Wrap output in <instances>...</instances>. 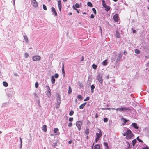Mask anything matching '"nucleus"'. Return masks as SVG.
<instances>
[{"instance_id": "23", "label": "nucleus", "mask_w": 149, "mask_h": 149, "mask_svg": "<svg viewBox=\"0 0 149 149\" xmlns=\"http://www.w3.org/2000/svg\"><path fill=\"white\" fill-rule=\"evenodd\" d=\"M42 130L43 131L45 132L47 131V126L45 125H44L43 127Z\"/></svg>"}, {"instance_id": "13", "label": "nucleus", "mask_w": 149, "mask_h": 149, "mask_svg": "<svg viewBox=\"0 0 149 149\" xmlns=\"http://www.w3.org/2000/svg\"><path fill=\"white\" fill-rule=\"evenodd\" d=\"M122 55L121 53H120L118 56L117 57V59L116 60V62L117 63L122 58Z\"/></svg>"}, {"instance_id": "50", "label": "nucleus", "mask_w": 149, "mask_h": 149, "mask_svg": "<svg viewBox=\"0 0 149 149\" xmlns=\"http://www.w3.org/2000/svg\"><path fill=\"white\" fill-rule=\"evenodd\" d=\"M90 98L89 97H87L86 98L84 99V101H87L89 100Z\"/></svg>"}, {"instance_id": "48", "label": "nucleus", "mask_w": 149, "mask_h": 149, "mask_svg": "<svg viewBox=\"0 0 149 149\" xmlns=\"http://www.w3.org/2000/svg\"><path fill=\"white\" fill-rule=\"evenodd\" d=\"M34 95L35 98H36V97L38 98V95L36 93H34Z\"/></svg>"}, {"instance_id": "5", "label": "nucleus", "mask_w": 149, "mask_h": 149, "mask_svg": "<svg viewBox=\"0 0 149 149\" xmlns=\"http://www.w3.org/2000/svg\"><path fill=\"white\" fill-rule=\"evenodd\" d=\"M32 60L34 61H40L41 60V57L39 55H35L32 57Z\"/></svg>"}, {"instance_id": "30", "label": "nucleus", "mask_w": 149, "mask_h": 149, "mask_svg": "<svg viewBox=\"0 0 149 149\" xmlns=\"http://www.w3.org/2000/svg\"><path fill=\"white\" fill-rule=\"evenodd\" d=\"M89 133V129L88 128H87L85 130V134H86L88 135Z\"/></svg>"}, {"instance_id": "47", "label": "nucleus", "mask_w": 149, "mask_h": 149, "mask_svg": "<svg viewBox=\"0 0 149 149\" xmlns=\"http://www.w3.org/2000/svg\"><path fill=\"white\" fill-rule=\"evenodd\" d=\"M141 149H149V148L148 146H146V147L142 148Z\"/></svg>"}, {"instance_id": "44", "label": "nucleus", "mask_w": 149, "mask_h": 149, "mask_svg": "<svg viewBox=\"0 0 149 149\" xmlns=\"http://www.w3.org/2000/svg\"><path fill=\"white\" fill-rule=\"evenodd\" d=\"M74 111H71L69 113V115L70 116L72 115L74 113Z\"/></svg>"}, {"instance_id": "29", "label": "nucleus", "mask_w": 149, "mask_h": 149, "mask_svg": "<svg viewBox=\"0 0 149 149\" xmlns=\"http://www.w3.org/2000/svg\"><path fill=\"white\" fill-rule=\"evenodd\" d=\"M3 84L4 86L6 87H7L8 85V84L5 81L3 82Z\"/></svg>"}, {"instance_id": "16", "label": "nucleus", "mask_w": 149, "mask_h": 149, "mask_svg": "<svg viewBox=\"0 0 149 149\" xmlns=\"http://www.w3.org/2000/svg\"><path fill=\"white\" fill-rule=\"evenodd\" d=\"M58 129L57 128H55L54 130V133H56V135H59V132H58Z\"/></svg>"}, {"instance_id": "9", "label": "nucleus", "mask_w": 149, "mask_h": 149, "mask_svg": "<svg viewBox=\"0 0 149 149\" xmlns=\"http://www.w3.org/2000/svg\"><path fill=\"white\" fill-rule=\"evenodd\" d=\"M31 4L34 7H37L38 6V4L36 0H31Z\"/></svg>"}, {"instance_id": "18", "label": "nucleus", "mask_w": 149, "mask_h": 149, "mask_svg": "<svg viewBox=\"0 0 149 149\" xmlns=\"http://www.w3.org/2000/svg\"><path fill=\"white\" fill-rule=\"evenodd\" d=\"M51 81L52 84H54L55 82V79L54 78V77L52 76L51 77Z\"/></svg>"}, {"instance_id": "19", "label": "nucleus", "mask_w": 149, "mask_h": 149, "mask_svg": "<svg viewBox=\"0 0 149 149\" xmlns=\"http://www.w3.org/2000/svg\"><path fill=\"white\" fill-rule=\"evenodd\" d=\"M108 62L107 61V60L106 59L103 61L102 62V64L103 66H105L107 64Z\"/></svg>"}, {"instance_id": "61", "label": "nucleus", "mask_w": 149, "mask_h": 149, "mask_svg": "<svg viewBox=\"0 0 149 149\" xmlns=\"http://www.w3.org/2000/svg\"><path fill=\"white\" fill-rule=\"evenodd\" d=\"M14 75H15V76H18V75L17 74V73H15L14 74Z\"/></svg>"}, {"instance_id": "58", "label": "nucleus", "mask_w": 149, "mask_h": 149, "mask_svg": "<svg viewBox=\"0 0 149 149\" xmlns=\"http://www.w3.org/2000/svg\"><path fill=\"white\" fill-rule=\"evenodd\" d=\"M138 141L140 142H143L140 139H139L138 140Z\"/></svg>"}, {"instance_id": "28", "label": "nucleus", "mask_w": 149, "mask_h": 149, "mask_svg": "<svg viewBox=\"0 0 149 149\" xmlns=\"http://www.w3.org/2000/svg\"><path fill=\"white\" fill-rule=\"evenodd\" d=\"M104 144L105 146V148L106 149H108L109 147L108 146V143L107 142H104Z\"/></svg>"}, {"instance_id": "52", "label": "nucleus", "mask_w": 149, "mask_h": 149, "mask_svg": "<svg viewBox=\"0 0 149 149\" xmlns=\"http://www.w3.org/2000/svg\"><path fill=\"white\" fill-rule=\"evenodd\" d=\"M90 17L91 18H93L94 17V15L93 14H91Z\"/></svg>"}, {"instance_id": "49", "label": "nucleus", "mask_w": 149, "mask_h": 149, "mask_svg": "<svg viewBox=\"0 0 149 149\" xmlns=\"http://www.w3.org/2000/svg\"><path fill=\"white\" fill-rule=\"evenodd\" d=\"M73 118L71 117L69 118V121L72 122L73 121Z\"/></svg>"}, {"instance_id": "35", "label": "nucleus", "mask_w": 149, "mask_h": 149, "mask_svg": "<svg viewBox=\"0 0 149 149\" xmlns=\"http://www.w3.org/2000/svg\"><path fill=\"white\" fill-rule=\"evenodd\" d=\"M92 66L93 68L95 70L96 69L97 65H96L93 64Z\"/></svg>"}, {"instance_id": "43", "label": "nucleus", "mask_w": 149, "mask_h": 149, "mask_svg": "<svg viewBox=\"0 0 149 149\" xmlns=\"http://www.w3.org/2000/svg\"><path fill=\"white\" fill-rule=\"evenodd\" d=\"M59 76L58 74L57 73H56L54 74V78L55 77L56 78H57Z\"/></svg>"}, {"instance_id": "1", "label": "nucleus", "mask_w": 149, "mask_h": 149, "mask_svg": "<svg viewBox=\"0 0 149 149\" xmlns=\"http://www.w3.org/2000/svg\"><path fill=\"white\" fill-rule=\"evenodd\" d=\"M123 136H126V138L129 139H131L133 137L134 135L131 131L129 129H127L126 132L123 134Z\"/></svg>"}, {"instance_id": "12", "label": "nucleus", "mask_w": 149, "mask_h": 149, "mask_svg": "<svg viewBox=\"0 0 149 149\" xmlns=\"http://www.w3.org/2000/svg\"><path fill=\"white\" fill-rule=\"evenodd\" d=\"M52 12L53 13V15L55 16L57 15V13L56 11V10L53 7H52L51 8Z\"/></svg>"}, {"instance_id": "34", "label": "nucleus", "mask_w": 149, "mask_h": 149, "mask_svg": "<svg viewBox=\"0 0 149 149\" xmlns=\"http://www.w3.org/2000/svg\"><path fill=\"white\" fill-rule=\"evenodd\" d=\"M87 5L88 6L92 7L93 6V5L92 3L90 2H88L87 3Z\"/></svg>"}, {"instance_id": "60", "label": "nucleus", "mask_w": 149, "mask_h": 149, "mask_svg": "<svg viewBox=\"0 0 149 149\" xmlns=\"http://www.w3.org/2000/svg\"><path fill=\"white\" fill-rule=\"evenodd\" d=\"M124 53L125 54V55H126L127 54V52L125 51H124Z\"/></svg>"}, {"instance_id": "53", "label": "nucleus", "mask_w": 149, "mask_h": 149, "mask_svg": "<svg viewBox=\"0 0 149 149\" xmlns=\"http://www.w3.org/2000/svg\"><path fill=\"white\" fill-rule=\"evenodd\" d=\"M57 145V143H54L52 145L53 146H56Z\"/></svg>"}, {"instance_id": "38", "label": "nucleus", "mask_w": 149, "mask_h": 149, "mask_svg": "<svg viewBox=\"0 0 149 149\" xmlns=\"http://www.w3.org/2000/svg\"><path fill=\"white\" fill-rule=\"evenodd\" d=\"M77 97L78 99H80L81 100H82L83 99L82 97L80 95H78Z\"/></svg>"}, {"instance_id": "22", "label": "nucleus", "mask_w": 149, "mask_h": 149, "mask_svg": "<svg viewBox=\"0 0 149 149\" xmlns=\"http://www.w3.org/2000/svg\"><path fill=\"white\" fill-rule=\"evenodd\" d=\"M62 71L63 74H64V75L65 74V71H64V64H62Z\"/></svg>"}, {"instance_id": "41", "label": "nucleus", "mask_w": 149, "mask_h": 149, "mask_svg": "<svg viewBox=\"0 0 149 149\" xmlns=\"http://www.w3.org/2000/svg\"><path fill=\"white\" fill-rule=\"evenodd\" d=\"M74 6L75 8H79L80 7L79 4L77 3H76Z\"/></svg>"}, {"instance_id": "10", "label": "nucleus", "mask_w": 149, "mask_h": 149, "mask_svg": "<svg viewBox=\"0 0 149 149\" xmlns=\"http://www.w3.org/2000/svg\"><path fill=\"white\" fill-rule=\"evenodd\" d=\"M98 131L96 133V137L100 138L102 135V133L100 129H98Z\"/></svg>"}, {"instance_id": "57", "label": "nucleus", "mask_w": 149, "mask_h": 149, "mask_svg": "<svg viewBox=\"0 0 149 149\" xmlns=\"http://www.w3.org/2000/svg\"><path fill=\"white\" fill-rule=\"evenodd\" d=\"M38 106L40 107H41V105H40V101L39 100L38 101Z\"/></svg>"}, {"instance_id": "54", "label": "nucleus", "mask_w": 149, "mask_h": 149, "mask_svg": "<svg viewBox=\"0 0 149 149\" xmlns=\"http://www.w3.org/2000/svg\"><path fill=\"white\" fill-rule=\"evenodd\" d=\"M72 126V123H70L68 125V126L69 127H71Z\"/></svg>"}, {"instance_id": "42", "label": "nucleus", "mask_w": 149, "mask_h": 149, "mask_svg": "<svg viewBox=\"0 0 149 149\" xmlns=\"http://www.w3.org/2000/svg\"><path fill=\"white\" fill-rule=\"evenodd\" d=\"M92 10L93 11V12L95 14H96L97 13H96V10L95 9V8H93L92 9Z\"/></svg>"}, {"instance_id": "37", "label": "nucleus", "mask_w": 149, "mask_h": 149, "mask_svg": "<svg viewBox=\"0 0 149 149\" xmlns=\"http://www.w3.org/2000/svg\"><path fill=\"white\" fill-rule=\"evenodd\" d=\"M140 51L138 49H136L135 50V52L136 53L139 54H140Z\"/></svg>"}, {"instance_id": "56", "label": "nucleus", "mask_w": 149, "mask_h": 149, "mask_svg": "<svg viewBox=\"0 0 149 149\" xmlns=\"http://www.w3.org/2000/svg\"><path fill=\"white\" fill-rule=\"evenodd\" d=\"M15 0H13V4L14 6H15Z\"/></svg>"}, {"instance_id": "32", "label": "nucleus", "mask_w": 149, "mask_h": 149, "mask_svg": "<svg viewBox=\"0 0 149 149\" xmlns=\"http://www.w3.org/2000/svg\"><path fill=\"white\" fill-rule=\"evenodd\" d=\"M29 56V55L28 53L26 52L24 53V56L25 58H27Z\"/></svg>"}, {"instance_id": "11", "label": "nucleus", "mask_w": 149, "mask_h": 149, "mask_svg": "<svg viewBox=\"0 0 149 149\" xmlns=\"http://www.w3.org/2000/svg\"><path fill=\"white\" fill-rule=\"evenodd\" d=\"M118 15L117 14H116L113 16V18L114 21L118 22Z\"/></svg>"}, {"instance_id": "17", "label": "nucleus", "mask_w": 149, "mask_h": 149, "mask_svg": "<svg viewBox=\"0 0 149 149\" xmlns=\"http://www.w3.org/2000/svg\"><path fill=\"white\" fill-rule=\"evenodd\" d=\"M132 125L135 129H138V127L137 126V124L135 123H133Z\"/></svg>"}, {"instance_id": "3", "label": "nucleus", "mask_w": 149, "mask_h": 149, "mask_svg": "<svg viewBox=\"0 0 149 149\" xmlns=\"http://www.w3.org/2000/svg\"><path fill=\"white\" fill-rule=\"evenodd\" d=\"M102 76L103 75L102 73H99L97 75V80L100 84H102L103 82Z\"/></svg>"}, {"instance_id": "2", "label": "nucleus", "mask_w": 149, "mask_h": 149, "mask_svg": "<svg viewBox=\"0 0 149 149\" xmlns=\"http://www.w3.org/2000/svg\"><path fill=\"white\" fill-rule=\"evenodd\" d=\"M56 100L57 101V103L56 104V108H59L60 104L61 103V98L60 96L58 93L56 94Z\"/></svg>"}, {"instance_id": "15", "label": "nucleus", "mask_w": 149, "mask_h": 149, "mask_svg": "<svg viewBox=\"0 0 149 149\" xmlns=\"http://www.w3.org/2000/svg\"><path fill=\"white\" fill-rule=\"evenodd\" d=\"M58 5L59 9V11H61V8H62V6H61V1H58Z\"/></svg>"}, {"instance_id": "59", "label": "nucleus", "mask_w": 149, "mask_h": 149, "mask_svg": "<svg viewBox=\"0 0 149 149\" xmlns=\"http://www.w3.org/2000/svg\"><path fill=\"white\" fill-rule=\"evenodd\" d=\"M19 139L20 140V143H22V140L21 138L20 137Z\"/></svg>"}, {"instance_id": "14", "label": "nucleus", "mask_w": 149, "mask_h": 149, "mask_svg": "<svg viewBox=\"0 0 149 149\" xmlns=\"http://www.w3.org/2000/svg\"><path fill=\"white\" fill-rule=\"evenodd\" d=\"M115 35L117 38H121V36L120 33L118 30L116 31Z\"/></svg>"}, {"instance_id": "46", "label": "nucleus", "mask_w": 149, "mask_h": 149, "mask_svg": "<svg viewBox=\"0 0 149 149\" xmlns=\"http://www.w3.org/2000/svg\"><path fill=\"white\" fill-rule=\"evenodd\" d=\"M104 122H107L108 121V119L107 118H105L104 119Z\"/></svg>"}, {"instance_id": "6", "label": "nucleus", "mask_w": 149, "mask_h": 149, "mask_svg": "<svg viewBox=\"0 0 149 149\" xmlns=\"http://www.w3.org/2000/svg\"><path fill=\"white\" fill-rule=\"evenodd\" d=\"M115 110L117 111H126L128 110V108L126 107H122L119 108H116Z\"/></svg>"}, {"instance_id": "40", "label": "nucleus", "mask_w": 149, "mask_h": 149, "mask_svg": "<svg viewBox=\"0 0 149 149\" xmlns=\"http://www.w3.org/2000/svg\"><path fill=\"white\" fill-rule=\"evenodd\" d=\"M43 8L45 10H47V8L46 6L44 4H43Z\"/></svg>"}, {"instance_id": "63", "label": "nucleus", "mask_w": 149, "mask_h": 149, "mask_svg": "<svg viewBox=\"0 0 149 149\" xmlns=\"http://www.w3.org/2000/svg\"><path fill=\"white\" fill-rule=\"evenodd\" d=\"M6 103H3V105H2V107H4V106H5V105H6Z\"/></svg>"}, {"instance_id": "51", "label": "nucleus", "mask_w": 149, "mask_h": 149, "mask_svg": "<svg viewBox=\"0 0 149 149\" xmlns=\"http://www.w3.org/2000/svg\"><path fill=\"white\" fill-rule=\"evenodd\" d=\"M126 143L127 146H128V147L129 148L130 147L129 143L128 142H126Z\"/></svg>"}, {"instance_id": "26", "label": "nucleus", "mask_w": 149, "mask_h": 149, "mask_svg": "<svg viewBox=\"0 0 149 149\" xmlns=\"http://www.w3.org/2000/svg\"><path fill=\"white\" fill-rule=\"evenodd\" d=\"M137 141L136 139H135L132 141V145L134 146L136 144Z\"/></svg>"}, {"instance_id": "20", "label": "nucleus", "mask_w": 149, "mask_h": 149, "mask_svg": "<svg viewBox=\"0 0 149 149\" xmlns=\"http://www.w3.org/2000/svg\"><path fill=\"white\" fill-rule=\"evenodd\" d=\"M86 103L85 102L84 103L82 104H81V105H80L79 107V108L81 109H83L85 105L86 104Z\"/></svg>"}, {"instance_id": "31", "label": "nucleus", "mask_w": 149, "mask_h": 149, "mask_svg": "<svg viewBox=\"0 0 149 149\" xmlns=\"http://www.w3.org/2000/svg\"><path fill=\"white\" fill-rule=\"evenodd\" d=\"M123 119L124 120V122H123L122 123L123 125H125L126 123L128 121V120L125 118H123Z\"/></svg>"}, {"instance_id": "33", "label": "nucleus", "mask_w": 149, "mask_h": 149, "mask_svg": "<svg viewBox=\"0 0 149 149\" xmlns=\"http://www.w3.org/2000/svg\"><path fill=\"white\" fill-rule=\"evenodd\" d=\"M78 85L81 88H82L84 86L80 82L78 83Z\"/></svg>"}, {"instance_id": "62", "label": "nucleus", "mask_w": 149, "mask_h": 149, "mask_svg": "<svg viewBox=\"0 0 149 149\" xmlns=\"http://www.w3.org/2000/svg\"><path fill=\"white\" fill-rule=\"evenodd\" d=\"M22 143H20V148H22Z\"/></svg>"}, {"instance_id": "24", "label": "nucleus", "mask_w": 149, "mask_h": 149, "mask_svg": "<svg viewBox=\"0 0 149 149\" xmlns=\"http://www.w3.org/2000/svg\"><path fill=\"white\" fill-rule=\"evenodd\" d=\"M100 146L99 145H95L94 146V149H100Z\"/></svg>"}, {"instance_id": "39", "label": "nucleus", "mask_w": 149, "mask_h": 149, "mask_svg": "<svg viewBox=\"0 0 149 149\" xmlns=\"http://www.w3.org/2000/svg\"><path fill=\"white\" fill-rule=\"evenodd\" d=\"M38 82H36L35 83V87L36 88H37L38 86Z\"/></svg>"}, {"instance_id": "55", "label": "nucleus", "mask_w": 149, "mask_h": 149, "mask_svg": "<svg viewBox=\"0 0 149 149\" xmlns=\"http://www.w3.org/2000/svg\"><path fill=\"white\" fill-rule=\"evenodd\" d=\"M99 138L97 137L95 139V141L96 142H97L98 141V140Z\"/></svg>"}, {"instance_id": "8", "label": "nucleus", "mask_w": 149, "mask_h": 149, "mask_svg": "<svg viewBox=\"0 0 149 149\" xmlns=\"http://www.w3.org/2000/svg\"><path fill=\"white\" fill-rule=\"evenodd\" d=\"M46 87L47 88V90L46 93V94L48 97H49L51 96V90L49 86H47Z\"/></svg>"}, {"instance_id": "45", "label": "nucleus", "mask_w": 149, "mask_h": 149, "mask_svg": "<svg viewBox=\"0 0 149 149\" xmlns=\"http://www.w3.org/2000/svg\"><path fill=\"white\" fill-rule=\"evenodd\" d=\"M116 58V57L114 56L112 57L111 58V61H114L115 60Z\"/></svg>"}, {"instance_id": "64", "label": "nucleus", "mask_w": 149, "mask_h": 149, "mask_svg": "<svg viewBox=\"0 0 149 149\" xmlns=\"http://www.w3.org/2000/svg\"><path fill=\"white\" fill-rule=\"evenodd\" d=\"M132 32L133 33H134L136 32V30H134Z\"/></svg>"}, {"instance_id": "25", "label": "nucleus", "mask_w": 149, "mask_h": 149, "mask_svg": "<svg viewBox=\"0 0 149 149\" xmlns=\"http://www.w3.org/2000/svg\"><path fill=\"white\" fill-rule=\"evenodd\" d=\"M95 88V86L93 84L91 86V91L92 93H93L94 92V89Z\"/></svg>"}, {"instance_id": "36", "label": "nucleus", "mask_w": 149, "mask_h": 149, "mask_svg": "<svg viewBox=\"0 0 149 149\" xmlns=\"http://www.w3.org/2000/svg\"><path fill=\"white\" fill-rule=\"evenodd\" d=\"M72 8H73V9H74L75 10H76V11H77V13H79V11L75 8V6H74V5L73 6Z\"/></svg>"}, {"instance_id": "27", "label": "nucleus", "mask_w": 149, "mask_h": 149, "mask_svg": "<svg viewBox=\"0 0 149 149\" xmlns=\"http://www.w3.org/2000/svg\"><path fill=\"white\" fill-rule=\"evenodd\" d=\"M72 90L71 88V87L70 86H69V88H68V93L69 94H71L72 92Z\"/></svg>"}, {"instance_id": "7", "label": "nucleus", "mask_w": 149, "mask_h": 149, "mask_svg": "<svg viewBox=\"0 0 149 149\" xmlns=\"http://www.w3.org/2000/svg\"><path fill=\"white\" fill-rule=\"evenodd\" d=\"M82 125V122L81 121H78L76 123V125L77 127L78 130L80 131L81 129V126Z\"/></svg>"}, {"instance_id": "21", "label": "nucleus", "mask_w": 149, "mask_h": 149, "mask_svg": "<svg viewBox=\"0 0 149 149\" xmlns=\"http://www.w3.org/2000/svg\"><path fill=\"white\" fill-rule=\"evenodd\" d=\"M23 37L25 42L27 43L28 42V39L27 36L26 35H24Z\"/></svg>"}, {"instance_id": "4", "label": "nucleus", "mask_w": 149, "mask_h": 149, "mask_svg": "<svg viewBox=\"0 0 149 149\" xmlns=\"http://www.w3.org/2000/svg\"><path fill=\"white\" fill-rule=\"evenodd\" d=\"M102 3L103 7L105 8V10L107 11H108L110 9V7L108 6L105 3V1L104 0H102Z\"/></svg>"}]
</instances>
